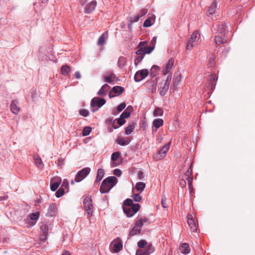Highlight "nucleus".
Returning <instances> with one entry per match:
<instances>
[{"instance_id": "obj_1", "label": "nucleus", "mask_w": 255, "mask_h": 255, "mask_svg": "<svg viewBox=\"0 0 255 255\" xmlns=\"http://www.w3.org/2000/svg\"><path fill=\"white\" fill-rule=\"evenodd\" d=\"M118 182V179L115 176H109L106 178L102 182L100 191L101 193H107L115 186Z\"/></svg>"}, {"instance_id": "obj_2", "label": "nucleus", "mask_w": 255, "mask_h": 255, "mask_svg": "<svg viewBox=\"0 0 255 255\" xmlns=\"http://www.w3.org/2000/svg\"><path fill=\"white\" fill-rule=\"evenodd\" d=\"M84 208L88 215L87 218L90 220L93 215L94 206L92 203V200L89 196H86L83 200Z\"/></svg>"}, {"instance_id": "obj_3", "label": "nucleus", "mask_w": 255, "mask_h": 255, "mask_svg": "<svg viewBox=\"0 0 255 255\" xmlns=\"http://www.w3.org/2000/svg\"><path fill=\"white\" fill-rule=\"evenodd\" d=\"M171 78L172 75L171 74H169L167 76L165 82L163 81L161 83H160L159 84L161 85V86L160 87V90L159 94L161 96H164L167 93L171 83Z\"/></svg>"}, {"instance_id": "obj_4", "label": "nucleus", "mask_w": 255, "mask_h": 255, "mask_svg": "<svg viewBox=\"0 0 255 255\" xmlns=\"http://www.w3.org/2000/svg\"><path fill=\"white\" fill-rule=\"evenodd\" d=\"M140 208V205L137 203L134 204L132 207H125L123 206V209L124 213L128 217L133 216Z\"/></svg>"}, {"instance_id": "obj_5", "label": "nucleus", "mask_w": 255, "mask_h": 255, "mask_svg": "<svg viewBox=\"0 0 255 255\" xmlns=\"http://www.w3.org/2000/svg\"><path fill=\"white\" fill-rule=\"evenodd\" d=\"M106 103V100L104 99H100L98 97H95L92 99L91 102V106L93 109V112H95L99 108H101Z\"/></svg>"}, {"instance_id": "obj_6", "label": "nucleus", "mask_w": 255, "mask_h": 255, "mask_svg": "<svg viewBox=\"0 0 255 255\" xmlns=\"http://www.w3.org/2000/svg\"><path fill=\"white\" fill-rule=\"evenodd\" d=\"M91 169L89 167H85L79 171L75 177V181L79 182L83 180L89 174Z\"/></svg>"}, {"instance_id": "obj_7", "label": "nucleus", "mask_w": 255, "mask_h": 255, "mask_svg": "<svg viewBox=\"0 0 255 255\" xmlns=\"http://www.w3.org/2000/svg\"><path fill=\"white\" fill-rule=\"evenodd\" d=\"M103 78L104 82L110 84H114L115 81L119 80L118 78H117L116 75L112 72H107V74L103 76Z\"/></svg>"}, {"instance_id": "obj_8", "label": "nucleus", "mask_w": 255, "mask_h": 255, "mask_svg": "<svg viewBox=\"0 0 255 255\" xmlns=\"http://www.w3.org/2000/svg\"><path fill=\"white\" fill-rule=\"evenodd\" d=\"M149 72L147 69H142L137 71L134 77V79L136 82H139L144 79L148 74Z\"/></svg>"}, {"instance_id": "obj_9", "label": "nucleus", "mask_w": 255, "mask_h": 255, "mask_svg": "<svg viewBox=\"0 0 255 255\" xmlns=\"http://www.w3.org/2000/svg\"><path fill=\"white\" fill-rule=\"evenodd\" d=\"M114 253H118L123 249V243L120 238H117L112 243Z\"/></svg>"}, {"instance_id": "obj_10", "label": "nucleus", "mask_w": 255, "mask_h": 255, "mask_svg": "<svg viewBox=\"0 0 255 255\" xmlns=\"http://www.w3.org/2000/svg\"><path fill=\"white\" fill-rule=\"evenodd\" d=\"M62 182L61 178L59 177H55L52 179L50 182V188L52 191H56Z\"/></svg>"}, {"instance_id": "obj_11", "label": "nucleus", "mask_w": 255, "mask_h": 255, "mask_svg": "<svg viewBox=\"0 0 255 255\" xmlns=\"http://www.w3.org/2000/svg\"><path fill=\"white\" fill-rule=\"evenodd\" d=\"M187 223L191 229V231L193 232H196L197 231V225L195 221L194 218L191 215H188L187 216Z\"/></svg>"}, {"instance_id": "obj_12", "label": "nucleus", "mask_w": 255, "mask_h": 255, "mask_svg": "<svg viewBox=\"0 0 255 255\" xmlns=\"http://www.w3.org/2000/svg\"><path fill=\"white\" fill-rule=\"evenodd\" d=\"M198 34V33L196 31L191 34L190 39L187 41L186 49L190 50L192 49V48L194 47L193 43L195 42Z\"/></svg>"}, {"instance_id": "obj_13", "label": "nucleus", "mask_w": 255, "mask_h": 255, "mask_svg": "<svg viewBox=\"0 0 255 255\" xmlns=\"http://www.w3.org/2000/svg\"><path fill=\"white\" fill-rule=\"evenodd\" d=\"M120 155H121V153H120V152H119V151L115 152L112 154V156H111L112 162L111 164L112 167H114L117 166L120 164V163L117 162V160L120 157Z\"/></svg>"}, {"instance_id": "obj_14", "label": "nucleus", "mask_w": 255, "mask_h": 255, "mask_svg": "<svg viewBox=\"0 0 255 255\" xmlns=\"http://www.w3.org/2000/svg\"><path fill=\"white\" fill-rule=\"evenodd\" d=\"M40 213L39 212H36L31 213L29 215V219H28L27 222L31 226H34L36 222V220L39 218Z\"/></svg>"}, {"instance_id": "obj_15", "label": "nucleus", "mask_w": 255, "mask_h": 255, "mask_svg": "<svg viewBox=\"0 0 255 255\" xmlns=\"http://www.w3.org/2000/svg\"><path fill=\"white\" fill-rule=\"evenodd\" d=\"M17 100H14L11 102L10 108L11 111L14 114L17 115L20 111V108L18 106Z\"/></svg>"}, {"instance_id": "obj_16", "label": "nucleus", "mask_w": 255, "mask_h": 255, "mask_svg": "<svg viewBox=\"0 0 255 255\" xmlns=\"http://www.w3.org/2000/svg\"><path fill=\"white\" fill-rule=\"evenodd\" d=\"M97 5V1L96 0H92L89 3L86 5L84 8V11L87 13H91L93 11Z\"/></svg>"}, {"instance_id": "obj_17", "label": "nucleus", "mask_w": 255, "mask_h": 255, "mask_svg": "<svg viewBox=\"0 0 255 255\" xmlns=\"http://www.w3.org/2000/svg\"><path fill=\"white\" fill-rule=\"evenodd\" d=\"M163 125V120L161 119H155L152 122L153 127L155 129L152 128V131L153 133L157 131V129Z\"/></svg>"}, {"instance_id": "obj_18", "label": "nucleus", "mask_w": 255, "mask_h": 255, "mask_svg": "<svg viewBox=\"0 0 255 255\" xmlns=\"http://www.w3.org/2000/svg\"><path fill=\"white\" fill-rule=\"evenodd\" d=\"M217 78L215 74L211 75L209 79L208 87L211 90H213L215 88Z\"/></svg>"}, {"instance_id": "obj_19", "label": "nucleus", "mask_w": 255, "mask_h": 255, "mask_svg": "<svg viewBox=\"0 0 255 255\" xmlns=\"http://www.w3.org/2000/svg\"><path fill=\"white\" fill-rule=\"evenodd\" d=\"M41 232L42 234L41 235V239L45 240L47 238L48 234L49 228L46 224H43L40 227Z\"/></svg>"}, {"instance_id": "obj_20", "label": "nucleus", "mask_w": 255, "mask_h": 255, "mask_svg": "<svg viewBox=\"0 0 255 255\" xmlns=\"http://www.w3.org/2000/svg\"><path fill=\"white\" fill-rule=\"evenodd\" d=\"M169 144H170V143H168L167 144L165 145L164 146H163L162 147V148L160 150H158L156 153L155 158H157L158 155H160L161 158L164 157L165 156L167 152L169 150Z\"/></svg>"}, {"instance_id": "obj_21", "label": "nucleus", "mask_w": 255, "mask_h": 255, "mask_svg": "<svg viewBox=\"0 0 255 255\" xmlns=\"http://www.w3.org/2000/svg\"><path fill=\"white\" fill-rule=\"evenodd\" d=\"M174 64V60L172 58L168 60V62L166 65V67L164 69L162 70V73L164 75H166L170 71L172 67L173 66Z\"/></svg>"}, {"instance_id": "obj_22", "label": "nucleus", "mask_w": 255, "mask_h": 255, "mask_svg": "<svg viewBox=\"0 0 255 255\" xmlns=\"http://www.w3.org/2000/svg\"><path fill=\"white\" fill-rule=\"evenodd\" d=\"M215 28H217V31L219 33L221 34H225L226 31V25L225 24L221 22V23H216L214 25Z\"/></svg>"}, {"instance_id": "obj_23", "label": "nucleus", "mask_w": 255, "mask_h": 255, "mask_svg": "<svg viewBox=\"0 0 255 255\" xmlns=\"http://www.w3.org/2000/svg\"><path fill=\"white\" fill-rule=\"evenodd\" d=\"M181 76L180 74H175L173 77V83L171 86V88H172L173 90H175L178 85H179L180 80H181Z\"/></svg>"}, {"instance_id": "obj_24", "label": "nucleus", "mask_w": 255, "mask_h": 255, "mask_svg": "<svg viewBox=\"0 0 255 255\" xmlns=\"http://www.w3.org/2000/svg\"><path fill=\"white\" fill-rule=\"evenodd\" d=\"M154 251V248L151 244L146 246L145 249L143 250H138V252L142 253L144 255H149L152 253Z\"/></svg>"}, {"instance_id": "obj_25", "label": "nucleus", "mask_w": 255, "mask_h": 255, "mask_svg": "<svg viewBox=\"0 0 255 255\" xmlns=\"http://www.w3.org/2000/svg\"><path fill=\"white\" fill-rule=\"evenodd\" d=\"M126 123V120L120 117V118L116 119L113 121V127L116 129L120 126L123 125Z\"/></svg>"}, {"instance_id": "obj_26", "label": "nucleus", "mask_w": 255, "mask_h": 255, "mask_svg": "<svg viewBox=\"0 0 255 255\" xmlns=\"http://www.w3.org/2000/svg\"><path fill=\"white\" fill-rule=\"evenodd\" d=\"M217 6V3L214 0L211 5H210L208 7L207 11V15L208 16H210V15H212L214 14L216 10Z\"/></svg>"}, {"instance_id": "obj_27", "label": "nucleus", "mask_w": 255, "mask_h": 255, "mask_svg": "<svg viewBox=\"0 0 255 255\" xmlns=\"http://www.w3.org/2000/svg\"><path fill=\"white\" fill-rule=\"evenodd\" d=\"M104 175H105V171H104V169L102 168H99L98 170L97 178L95 181V185L99 184V182L103 179Z\"/></svg>"}, {"instance_id": "obj_28", "label": "nucleus", "mask_w": 255, "mask_h": 255, "mask_svg": "<svg viewBox=\"0 0 255 255\" xmlns=\"http://www.w3.org/2000/svg\"><path fill=\"white\" fill-rule=\"evenodd\" d=\"M116 142L118 144H119L121 145L125 146V145H127L129 143L130 140L128 137L125 138V137H118L117 138V139L116 140Z\"/></svg>"}, {"instance_id": "obj_29", "label": "nucleus", "mask_w": 255, "mask_h": 255, "mask_svg": "<svg viewBox=\"0 0 255 255\" xmlns=\"http://www.w3.org/2000/svg\"><path fill=\"white\" fill-rule=\"evenodd\" d=\"M180 252L184 254H189L190 252L189 246L187 243L182 244L179 247Z\"/></svg>"}, {"instance_id": "obj_30", "label": "nucleus", "mask_w": 255, "mask_h": 255, "mask_svg": "<svg viewBox=\"0 0 255 255\" xmlns=\"http://www.w3.org/2000/svg\"><path fill=\"white\" fill-rule=\"evenodd\" d=\"M57 211V207L55 203H52L49 206L47 214L49 216H53Z\"/></svg>"}, {"instance_id": "obj_31", "label": "nucleus", "mask_w": 255, "mask_h": 255, "mask_svg": "<svg viewBox=\"0 0 255 255\" xmlns=\"http://www.w3.org/2000/svg\"><path fill=\"white\" fill-rule=\"evenodd\" d=\"M110 89V87L107 84H104L98 91L97 94L100 96H105L106 92Z\"/></svg>"}, {"instance_id": "obj_32", "label": "nucleus", "mask_w": 255, "mask_h": 255, "mask_svg": "<svg viewBox=\"0 0 255 255\" xmlns=\"http://www.w3.org/2000/svg\"><path fill=\"white\" fill-rule=\"evenodd\" d=\"M155 16L153 14H151V16H149L147 18H146L144 22H143V26L144 27H148L150 26L153 23H152L151 21L153 19L154 21Z\"/></svg>"}, {"instance_id": "obj_33", "label": "nucleus", "mask_w": 255, "mask_h": 255, "mask_svg": "<svg viewBox=\"0 0 255 255\" xmlns=\"http://www.w3.org/2000/svg\"><path fill=\"white\" fill-rule=\"evenodd\" d=\"M141 230L134 225V226L130 230L128 235L133 236L134 235H139Z\"/></svg>"}, {"instance_id": "obj_34", "label": "nucleus", "mask_w": 255, "mask_h": 255, "mask_svg": "<svg viewBox=\"0 0 255 255\" xmlns=\"http://www.w3.org/2000/svg\"><path fill=\"white\" fill-rule=\"evenodd\" d=\"M112 90L114 94L120 95L123 93V92L125 91V89L121 86H116L112 88Z\"/></svg>"}, {"instance_id": "obj_35", "label": "nucleus", "mask_w": 255, "mask_h": 255, "mask_svg": "<svg viewBox=\"0 0 255 255\" xmlns=\"http://www.w3.org/2000/svg\"><path fill=\"white\" fill-rule=\"evenodd\" d=\"M226 41L227 38L225 36L222 37L216 36L215 37V42L218 45L226 42Z\"/></svg>"}, {"instance_id": "obj_36", "label": "nucleus", "mask_w": 255, "mask_h": 255, "mask_svg": "<svg viewBox=\"0 0 255 255\" xmlns=\"http://www.w3.org/2000/svg\"><path fill=\"white\" fill-rule=\"evenodd\" d=\"M61 73L64 76L68 75L71 72V68L68 65H64L61 67Z\"/></svg>"}, {"instance_id": "obj_37", "label": "nucleus", "mask_w": 255, "mask_h": 255, "mask_svg": "<svg viewBox=\"0 0 255 255\" xmlns=\"http://www.w3.org/2000/svg\"><path fill=\"white\" fill-rule=\"evenodd\" d=\"M145 187V184L142 182H137L135 185V189L140 192H142Z\"/></svg>"}, {"instance_id": "obj_38", "label": "nucleus", "mask_w": 255, "mask_h": 255, "mask_svg": "<svg viewBox=\"0 0 255 255\" xmlns=\"http://www.w3.org/2000/svg\"><path fill=\"white\" fill-rule=\"evenodd\" d=\"M134 127L135 124L134 123H132V124L128 125V127L125 128V133L127 135L130 134L133 131V129L134 128Z\"/></svg>"}, {"instance_id": "obj_39", "label": "nucleus", "mask_w": 255, "mask_h": 255, "mask_svg": "<svg viewBox=\"0 0 255 255\" xmlns=\"http://www.w3.org/2000/svg\"><path fill=\"white\" fill-rule=\"evenodd\" d=\"M159 69L160 68L159 66L153 65L150 69V75L152 77L155 76L156 75L157 71H158Z\"/></svg>"}, {"instance_id": "obj_40", "label": "nucleus", "mask_w": 255, "mask_h": 255, "mask_svg": "<svg viewBox=\"0 0 255 255\" xmlns=\"http://www.w3.org/2000/svg\"><path fill=\"white\" fill-rule=\"evenodd\" d=\"M163 114V111L160 108H156L153 112V115L155 117L162 116Z\"/></svg>"}, {"instance_id": "obj_41", "label": "nucleus", "mask_w": 255, "mask_h": 255, "mask_svg": "<svg viewBox=\"0 0 255 255\" xmlns=\"http://www.w3.org/2000/svg\"><path fill=\"white\" fill-rule=\"evenodd\" d=\"M134 204L132 200L128 198L124 201L123 206L125 207H132Z\"/></svg>"}, {"instance_id": "obj_42", "label": "nucleus", "mask_w": 255, "mask_h": 255, "mask_svg": "<svg viewBox=\"0 0 255 255\" xmlns=\"http://www.w3.org/2000/svg\"><path fill=\"white\" fill-rule=\"evenodd\" d=\"M91 130H92V128L89 127H85L82 131L83 135V136L88 135L90 133Z\"/></svg>"}, {"instance_id": "obj_43", "label": "nucleus", "mask_w": 255, "mask_h": 255, "mask_svg": "<svg viewBox=\"0 0 255 255\" xmlns=\"http://www.w3.org/2000/svg\"><path fill=\"white\" fill-rule=\"evenodd\" d=\"M125 58L123 57H120L118 62V66L120 68H122L125 65Z\"/></svg>"}, {"instance_id": "obj_44", "label": "nucleus", "mask_w": 255, "mask_h": 255, "mask_svg": "<svg viewBox=\"0 0 255 255\" xmlns=\"http://www.w3.org/2000/svg\"><path fill=\"white\" fill-rule=\"evenodd\" d=\"M135 225L136 227L139 228L141 230L142 227L143 226V223L140 221L139 219V216H138L136 218V222L135 223Z\"/></svg>"}, {"instance_id": "obj_45", "label": "nucleus", "mask_w": 255, "mask_h": 255, "mask_svg": "<svg viewBox=\"0 0 255 255\" xmlns=\"http://www.w3.org/2000/svg\"><path fill=\"white\" fill-rule=\"evenodd\" d=\"M60 188H63V189H64V190L67 189V192L68 191V190H69V182H68V180L67 179H65L63 180V183H62Z\"/></svg>"}, {"instance_id": "obj_46", "label": "nucleus", "mask_w": 255, "mask_h": 255, "mask_svg": "<svg viewBox=\"0 0 255 255\" xmlns=\"http://www.w3.org/2000/svg\"><path fill=\"white\" fill-rule=\"evenodd\" d=\"M65 194V190L63 188H60L55 193V195L57 197L59 198Z\"/></svg>"}, {"instance_id": "obj_47", "label": "nucleus", "mask_w": 255, "mask_h": 255, "mask_svg": "<svg viewBox=\"0 0 255 255\" xmlns=\"http://www.w3.org/2000/svg\"><path fill=\"white\" fill-rule=\"evenodd\" d=\"M136 49L137 50L135 52V53L137 55L144 56L145 52V51H144L143 48H137L136 47Z\"/></svg>"}, {"instance_id": "obj_48", "label": "nucleus", "mask_w": 255, "mask_h": 255, "mask_svg": "<svg viewBox=\"0 0 255 255\" xmlns=\"http://www.w3.org/2000/svg\"><path fill=\"white\" fill-rule=\"evenodd\" d=\"M148 9L146 8H143L140 9L137 14L139 17L140 18L144 16L147 12Z\"/></svg>"}, {"instance_id": "obj_49", "label": "nucleus", "mask_w": 255, "mask_h": 255, "mask_svg": "<svg viewBox=\"0 0 255 255\" xmlns=\"http://www.w3.org/2000/svg\"><path fill=\"white\" fill-rule=\"evenodd\" d=\"M154 48V46H145L143 48L144 51H145V54H149L150 53Z\"/></svg>"}, {"instance_id": "obj_50", "label": "nucleus", "mask_w": 255, "mask_h": 255, "mask_svg": "<svg viewBox=\"0 0 255 255\" xmlns=\"http://www.w3.org/2000/svg\"><path fill=\"white\" fill-rule=\"evenodd\" d=\"M144 56L137 55L136 57L134 59V64L135 66H137L139 63L141 62L142 60L143 59Z\"/></svg>"}, {"instance_id": "obj_51", "label": "nucleus", "mask_w": 255, "mask_h": 255, "mask_svg": "<svg viewBox=\"0 0 255 255\" xmlns=\"http://www.w3.org/2000/svg\"><path fill=\"white\" fill-rule=\"evenodd\" d=\"M79 113L80 114L84 117H87L89 116V111L87 110H86V109H81L79 111Z\"/></svg>"}, {"instance_id": "obj_52", "label": "nucleus", "mask_w": 255, "mask_h": 255, "mask_svg": "<svg viewBox=\"0 0 255 255\" xmlns=\"http://www.w3.org/2000/svg\"><path fill=\"white\" fill-rule=\"evenodd\" d=\"M130 115V112L128 111L127 110H125L124 112L121 115L120 117L123 119L128 118Z\"/></svg>"}, {"instance_id": "obj_53", "label": "nucleus", "mask_w": 255, "mask_h": 255, "mask_svg": "<svg viewBox=\"0 0 255 255\" xmlns=\"http://www.w3.org/2000/svg\"><path fill=\"white\" fill-rule=\"evenodd\" d=\"M139 18H140V17L137 14L136 15H135L134 16L130 17L128 22H131V23L137 22L139 20Z\"/></svg>"}, {"instance_id": "obj_54", "label": "nucleus", "mask_w": 255, "mask_h": 255, "mask_svg": "<svg viewBox=\"0 0 255 255\" xmlns=\"http://www.w3.org/2000/svg\"><path fill=\"white\" fill-rule=\"evenodd\" d=\"M185 176L186 177L192 176V164H191L190 167L188 169V170L185 172Z\"/></svg>"}, {"instance_id": "obj_55", "label": "nucleus", "mask_w": 255, "mask_h": 255, "mask_svg": "<svg viewBox=\"0 0 255 255\" xmlns=\"http://www.w3.org/2000/svg\"><path fill=\"white\" fill-rule=\"evenodd\" d=\"M147 245V242L144 240H141L139 241L137 243V246L139 248H143L145 245Z\"/></svg>"}, {"instance_id": "obj_56", "label": "nucleus", "mask_w": 255, "mask_h": 255, "mask_svg": "<svg viewBox=\"0 0 255 255\" xmlns=\"http://www.w3.org/2000/svg\"><path fill=\"white\" fill-rule=\"evenodd\" d=\"M105 42V38L104 34H102L99 38L98 41V45H102Z\"/></svg>"}, {"instance_id": "obj_57", "label": "nucleus", "mask_w": 255, "mask_h": 255, "mask_svg": "<svg viewBox=\"0 0 255 255\" xmlns=\"http://www.w3.org/2000/svg\"><path fill=\"white\" fill-rule=\"evenodd\" d=\"M126 106V104L125 103H122L121 104H120L117 108L118 112H122Z\"/></svg>"}, {"instance_id": "obj_58", "label": "nucleus", "mask_w": 255, "mask_h": 255, "mask_svg": "<svg viewBox=\"0 0 255 255\" xmlns=\"http://www.w3.org/2000/svg\"><path fill=\"white\" fill-rule=\"evenodd\" d=\"M215 56L214 55H212L211 57H210L209 59V64L210 66H214L215 64Z\"/></svg>"}, {"instance_id": "obj_59", "label": "nucleus", "mask_w": 255, "mask_h": 255, "mask_svg": "<svg viewBox=\"0 0 255 255\" xmlns=\"http://www.w3.org/2000/svg\"><path fill=\"white\" fill-rule=\"evenodd\" d=\"M133 199L135 202H139L141 200V197L139 194H135L133 196Z\"/></svg>"}, {"instance_id": "obj_60", "label": "nucleus", "mask_w": 255, "mask_h": 255, "mask_svg": "<svg viewBox=\"0 0 255 255\" xmlns=\"http://www.w3.org/2000/svg\"><path fill=\"white\" fill-rule=\"evenodd\" d=\"M147 42L146 41H141L139 43L138 45L137 46V48H144L145 46H146Z\"/></svg>"}, {"instance_id": "obj_61", "label": "nucleus", "mask_w": 255, "mask_h": 255, "mask_svg": "<svg viewBox=\"0 0 255 255\" xmlns=\"http://www.w3.org/2000/svg\"><path fill=\"white\" fill-rule=\"evenodd\" d=\"M161 204H162V207L164 208H165L167 207L166 197H163L162 198V199H161Z\"/></svg>"}, {"instance_id": "obj_62", "label": "nucleus", "mask_w": 255, "mask_h": 255, "mask_svg": "<svg viewBox=\"0 0 255 255\" xmlns=\"http://www.w3.org/2000/svg\"><path fill=\"white\" fill-rule=\"evenodd\" d=\"M64 164V159L61 157L59 158L57 160V165L60 166H62Z\"/></svg>"}, {"instance_id": "obj_63", "label": "nucleus", "mask_w": 255, "mask_h": 255, "mask_svg": "<svg viewBox=\"0 0 255 255\" xmlns=\"http://www.w3.org/2000/svg\"><path fill=\"white\" fill-rule=\"evenodd\" d=\"M139 219L140 221L143 223V225L148 222V219L145 216H141L139 217Z\"/></svg>"}, {"instance_id": "obj_64", "label": "nucleus", "mask_w": 255, "mask_h": 255, "mask_svg": "<svg viewBox=\"0 0 255 255\" xmlns=\"http://www.w3.org/2000/svg\"><path fill=\"white\" fill-rule=\"evenodd\" d=\"M114 174L120 176L122 174V171L119 169H115L113 171Z\"/></svg>"}]
</instances>
